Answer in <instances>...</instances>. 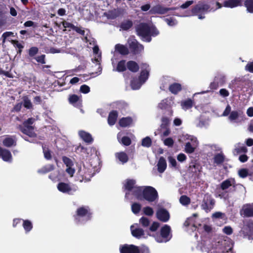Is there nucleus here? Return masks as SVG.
<instances>
[{
	"mask_svg": "<svg viewBox=\"0 0 253 253\" xmlns=\"http://www.w3.org/2000/svg\"><path fill=\"white\" fill-rule=\"evenodd\" d=\"M0 157H1L4 161H9L12 158V155L10 152L7 149H3L0 147Z\"/></svg>",
	"mask_w": 253,
	"mask_h": 253,
	"instance_id": "obj_23",
	"label": "nucleus"
},
{
	"mask_svg": "<svg viewBox=\"0 0 253 253\" xmlns=\"http://www.w3.org/2000/svg\"><path fill=\"white\" fill-rule=\"evenodd\" d=\"M127 69L132 73H136L139 71V66L134 61H128L126 63Z\"/></svg>",
	"mask_w": 253,
	"mask_h": 253,
	"instance_id": "obj_24",
	"label": "nucleus"
},
{
	"mask_svg": "<svg viewBox=\"0 0 253 253\" xmlns=\"http://www.w3.org/2000/svg\"><path fill=\"white\" fill-rule=\"evenodd\" d=\"M139 222L141 226L144 228L148 227L150 224V220L148 217L145 216L141 217L139 220Z\"/></svg>",
	"mask_w": 253,
	"mask_h": 253,
	"instance_id": "obj_39",
	"label": "nucleus"
},
{
	"mask_svg": "<svg viewBox=\"0 0 253 253\" xmlns=\"http://www.w3.org/2000/svg\"><path fill=\"white\" fill-rule=\"evenodd\" d=\"M133 226L130 227L131 234L133 237L139 239L141 236L144 235V231L143 229L140 228L133 229Z\"/></svg>",
	"mask_w": 253,
	"mask_h": 253,
	"instance_id": "obj_30",
	"label": "nucleus"
},
{
	"mask_svg": "<svg viewBox=\"0 0 253 253\" xmlns=\"http://www.w3.org/2000/svg\"><path fill=\"white\" fill-rule=\"evenodd\" d=\"M62 161L65 165L68 168L66 171L68 172H70L69 170L71 169V167L73 165V162L72 160L68 157L66 156H63L62 157Z\"/></svg>",
	"mask_w": 253,
	"mask_h": 253,
	"instance_id": "obj_43",
	"label": "nucleus"
},
{
	"mask_svg": "<svg viewBox=\"0 0 253 253\" xmlns=\"http://www.w3.org/2000/svg\"><path fill=\"white\" fill-rule=\"evenodd\" d=\"M18 128L23 133L31 137H35L36 135L33 126L20 125L18 126Z\"/></svg>",
	"mask_w": 253,
	"mask_h": 253,
	"instance_id": "obj_13",
	"label": "nucleus"
},
{
	"mask_svg": "<svg viewBox=\"0 0 253 253\" xmlns=\"http://www.w3.org/2000/svg\"><path fill=\"white\" fill-rule=\"evenodd\" d=\"M189 170L196 174H199L202 170V166L197 161H192L189 165Z\"/></svg>",
	"mask_w": 253,
	"mask_h": 253,
	"instance_id": "obj_14",
	"label": "nucleus"
},
{
	"mask_svg": "<svg viewBox=\"0 0 253 253\" xmlns=\"http://www.w3.org/2000/svg\"><path fill=\"white\" fill-rule=\"evenodd\" d=\"M244 6L247 8L248 12L253 13V0H245Z\"/></svg>",
	"mask_w": 253,
	"mask_h": 253,
	"instance_id": "obj_42",
	"label": "nucleus"
},
{
	"mask_svg": "<svg viewBox=\"0 0 253 253\" xmlns=\"http://www.w3.org/2000/svg\"><path fill=\"white\" fill-rule=\"evenodd\" d=\"M193 101L190 98L181 102V106L183 109L187 110L191 109L193 106Z\"/></svg>",
	"mask_w": 253,
	"mask_h": 253,
	"instance_id": "obj_37",
	"label": "nucleus"
},
{
	"mask_svg": "<svg viewBox=\"0 0 253 253\" xmlns=\"http://www.w3.org/2000/svg\"><path fill=\"white\" fill-rule=\"evenodd\" d=\"M129 49L132 54L136 55L143 50L144 46L136 40H134L129 43Z\"/></svg>",
	"mask_w": 253,
	"mask_h": 253,
	"instance_id": "obj_9",
	"label": "nucleus"
},
{
	"mask_svg": "<svg viewBox=\"0 0 253 253\" xmlns=\"http://www.w3.org/2000/svg\"><path fill=\"white\" fill-rule=\"evenodd\" d=\"M82 217H84L86 221L91 219L92 212L88 206H82L77 209L76 214L74 215L76 222L79 223Z\"/></svg>",
	"mask_w": 253,
	"mask_h": 253,
	"instance_id": "obj_1",
	"label": "nucleus"
},
{
	"mask_svg": "<svg viewBox=\"0 0 253 253\" xmlns=\"http://www.w3.org/2000/svg\"><path fill=\"white\" fill-rule=\"evenodd\" d=\"M137 35L140 37L150 36V26L146 23H141L136 28Z\"/></svg>",
	"mask_w": 253,
	"mask_h": 253,
	"instance_id": "obj_8",
	"label": "nucleus"
},
{
	"mask_svg": "<svg viewBox=\"0 0 253 253\" xmlns=\"http://www.w3.org/2000/svg\"><path fill=\"white\" fill-rule=\"evenodd\" d=\"M248 149L245 146H240V143L238 144V146L233 150L232 153L234 155L237 156L241 153H246L247 152Z\"/></svg>",
	"mask_w": 253,
	"mask_h": 253,
	"instance_id": "obj_33",
	"label": "nucleus"
},
{
	"mask_svg": "<svg viewBox=\"0 0 253 253\" xmlns=\"http://www.w3.org/2000/svg\"><path fill=\"white\" fill-rule=\"evenodd\" d=\"M225 160V156L222 153L216 154L213 158L214 163L217 165L222 164Z\"/></svg>",
	"mask_w": 253,
	"mask_h": 253,
	"instance_id": "obj_36",
	"label": "nucleus"
},
{
	"mask_svg": "<svg viewBox=\"0 0 253 253\" xmlns=\"http://www.w3.org/2000/svg\"><path fill=\"white\" fill-rule=\"evenodd\" d=\"M133 120L130 117H123L119 122V124L122 127H126L130 126L132 123Z\"/></svg>",
	"mask_w": 253,
	"mask_h": 253,
	"instance_id": "obj_26",
	"label": "nucleus"
},
{
	"mask_svg": "<svg viewBox=\"0 0 253 253\" xmlns=\"http://www.w3.org/2000/svg\"><path fill=\"white\" fill-rule=\"evenodd\" d=\"M116 158L121 162L122 164H124L128 161V157L124 152L116 153L115 154Z\"/></svg>",
	"mask_w": 253,
	"mask_h": 253,
	"instance_id": "obj_31",
	"label": "nucleus"
},
{
	"mask_svg": "<svg viewBox=\"0 0 253 253\" xmlns=\"http://www.w3.org/2000/svg\"><path fill=\"white\" fill-rule=\"evenodd\" d=\"M132 26L133 22L129 19L123 21L120 25V27L124 31H127Z\"/></svg>",
	"mask_w": 253,
	"mask_h": 253,
	"instance_id": "obj_34",
	"label": "nucleus"
},
{
	"mask_svg": "<svg viewBox=\"0 0 253 253\" xmlns=\"http://www.w3.org/2000/svg\"><path fill=\"white\" fill-rule=\"evenodd\" d=\"M158 193L155 188L147 186L143 188L142 200H146L149 203H152L158 200Z\"/></svg>",
	"mask_w": 253,
	"mask_h": 253,
	"instance_id": "obj_3",
	"label": "nucleus"
},
{
	"mask_svg": "<svg viewBox=\"0 0 253 253\" xmlns=\"http://www.w3.org/2000/svg\"><path fill=\"white\" fill-rule=\"evenodd\" d=\"M38 52L39 49L37 47L32 46L29 49L28 54L30 57H34Z\"/></svg>",
	"mask_w": 253,
	"mask_h": 253,
	"instance_id": "obj_54",
	"label": "nucleus"
},
{
	"mask_svg": "<svg viewBox=\"0 0 253 253\" xmlns=\"http://www.w3.org/2000/svg\"><path fill=\"white\" fill-rule=\"evenodd\" d=\"M80 90L83 93L86 94L90 91V87L86 84H83L81 86Z\"/></svg>",
	"mask_w": 253,
	"mask_h": 253,
	"instance_id": "obj_61",
	"label": "nucleus"
},
{
	"mask_svg": "<svg viewBox=\"0 0 253 253\" xmlns=\"http://www.w3.org/2000/svg\"><path fill=\"white\" fill-rule=\"evenodd\" d=\"M180 203L183 206H187L190 204L191 200L186 195H182L179 199Z\"/></svg>",
	"mask_w": 253,
	"mask_h": 253,
	"instance_id": "obj_46",
	"label": "nucleus"
},
{
	"mask_svg": "<svg viewBox=\"0 0 253 253\" xmlns=\"http://www.w3.org/2000/svg\"><path fill=\"white\" fill-rule=\"evenodd\" d=\"M175 7H165L160 4L156 5L152 7L151 11L152 13L164 14L169 10H175Z\"/></svg>",
	"mask_w": 253,
	"mask_h": 253,
	"instance_id": "obj_12",
	"label": "nucleus"
},
{
	"mask_svg": "<svg viewBox=\"0 0 253 253\" xmlns=\"http://www.w3.org/2000/svg\"><path fill=\"white\" fill-rule=\"evenodd\" d=\"M44 157L46 160H50L52 158L51 151L45 146H42Z\"/></svg>",
	"mask_w": 253,
	"mask_h": 253,
	"instance_id": "obj_49",
	"label": "nucleus"
},
{
	"mask_svg": "<svg viewBox=\"0 0 253 253\" xmlns=\"http://www.w3.org/2000/svg\"><path fill=\"white\" fill-rule=\"evenodd\" d=\"M165 22L169 26H173L177 24V22L173 17H170L169 18H166L165 19Z\"/></svg>",
	"mask_w": 253,
	"mask_h": 253,
	"instance_id": "obj_55",
	"label": "nucleus"
},
{
	"mask_svg": "<svg viewBox=\"0 0 253 253\" xmlns=\"http://www.w3.org/2000/svg\"><path fill=\"white\" fill-rule=\"evenodd\" d=\"M141 71L138 77L141 83H144L148 79L150 69L149 65L147 63H141L140 64Z\"/></svg>",
	"mask_w": 253,
	"mask_h": 253,
	"instance_id": "obj_7",
	"label": "nucleus"
},
{
	"mask_svg": "<svg viewBox=\"0 0 253 253\" xmlns=\"http://www.w3.org/2000/svg\"><path fill=\"white\" fill-rule=\"evenodd\" d=\"M136 181L135 180L132 179H127L126 183L124 185V188L128 192H131L134 188L136 186L135 185ZM129 193H128V194ZM127 194V193H126Z\"/></svg>",
	"mask_w": 253,
	"mask_h": 253,
	"instance_id": "obj_20",
	"label": "nucleus"
},
{
	"mask_svg": "<svg viewBox=\"0 0 253 253\" xmlns=\"http://www.w3.org/2000/svg\"><path fill=\"white\" fill-rule=\"evenodd\" d=\"M182 89L181 84L177 83H174L170 84L169 87V91L173 94H177L179 92L181 91Z\"/></svg>",
	"mask_w": 253,
	"mask_h": 253,
	"instance_id": "obj_25",
	"label": "nucleus"
},
{
	"mask_svg": "<svg viewBox=\"0 0 253 253\" xmlns=\"http://www.w3.org/2000/svg\"><path fill=\"white\" fill-rule=\"evenodd\" d=\"M157 166L159 172L162 173L165 171L167 167V164L166 159L163 157H160Z\"/></svg>",
	"mask_w": 253,
	"mask_h": 253,
	"instance_id": "obj_21",
	"label": "nucleus"
},
{
	"mask_svg": "<svg viewBox=\"0 0 253 253\" xmlns=\"http://www.w3.org/2000/svg\"><path fill=\"white\" fill-rule=\"evenodd\" d=\"M247 71L253 73V61L248 63L245 66Z\"/></svg>",
	"mask_w": 253,
	"mask_h": 253,
	"instance_id": "obj_64",
	"label": "nucleus"
},
{
	"mask_svg": "<svg viewBox=\"0 0 253 253\" xmlns=\"http://www.w3.org/2000/svg\"><path fill=\"white\" fill-rule=\"evenodd\" d=\"M23 106L27 109H31L33 108V105L31 100L27 96H24L23 97Z\"/></svg>",
	"mask_w": 253,
	"mask_h": 253,
	"instance_id": "obj_48",
	"label": "nucleus"
},
{
	"mask_svg": "<svg viewBox=\"0 0 253 253\" xmlns=\"http://www.w3.org/2000/svg\"><path fill=\"white\" fill-rule=\"evenodd\" d=\"M168 106L169 104L167 103V99L162 100V101L158 104V107L162 110L166 109Z\"/></svg>",
	"mask_w": 253,
	"mask_h": 253,
	"instance_id": "obj_58",
	"label": "nucleus"
},
{
	"mask_svg": "<svg viewBox=\"0 0 253 253\" xmlns=\"http://www.w3.org/2000/svg\"><path fill=\"white\" fill-rule=\"evenodd\" d=\"M123 145L125 146H129L131 143V139L128 136H123L121 139V141L120 142Z\"/></svg>",
	"mask_w": 253,
	"mask_h": 253,
	"instance_id": "obj_53",
	"label": "nucleus"
},
{
	"mask_svg": "<svg viewBox=\"0 0 253 253\" xmlns=\"http://www.w3.org/2000/svg\"><path fill=\"white\" fill-rule=\"evenodd\" d=\"M70 104L76 107H80L82 105V99L76 94L70 95L68 98Z\"/></svg>",
	"mask_w": 253,
	"mask_h": 253,
	"instance_id": "obj_16",
	"label": "nucleus"
},
{
	"mask_svg": "<svg viewBox=\"0 0 253 253\" xmlns=\"http://www.w3.org/2000/svg\"><path fill=\"white\" fill-rule=\"evenodd\" d=\"M115 50L118 52L120 54L126 55L129 53V49L124 45L121 44H117L115 45Z\"/></svg>",
	"mask_w": 253,
	"mask_h": 253,
	"instance_id": "obj_27",
	"label": "nucleus"
},
{
	"mask_svg": "<svg viewBox=\"0 0 253 253\" xmlns=\"http://www.w3.org/2000/svg\"><path fill=\"white\" fill-rule=\"evenodd\" d=\"M238 175L241 178H244L248 175L252 176L253 175V173H249V170L247 169L243 168L239 170Z\"/></svg>",
	"mask_w": 253,
	"mask_h": 253,
	"instance_id": "obj_41",
	"label": "nucleus"
},
{
	"mask_svg": "<svg viewBox=\"0 0 253 253\" xmlns=\"http://www.w3.org/2000/svg\"><path fill=\"white\" fill-rule=\"evenodd\" d=\"M240 214L244 217L253 216V205L250 204L244 205L240 211Z\"/></svg>",
	"mask_w": 253,
	"mask_h": 253,
	"instance_id": "obj_15",
	"label": "nucleus"
},
{
	"mask_svg": "<svg viewBox=\"0 0 253 253\" xmlns=\"http://www.w3.org/2000/svg\"><path fill=\"white\" fill-rule=\"evenodd\" d=\"M236 185L235 179L230 178L222 181L220 184V188L222 190L225 191L230 187H232V188L230 189V192H233L236 191Z\"/></svg>",
	"mask_w": 253,
	"mask_h": 253,
	"instance_id": "obj_5",
	"label": "nucleus"
},
{
	"mask_svg": "<svg viewBox=\"0 0 253 253\" xmlns=\"http://www.w3.org/2000/svg\"><path fill=\"white\" fill-rule=\"evenodd\" d=\"M126 63L125 60H122L118 62L117 67L116 71L118 72H123L126 70Z\"/></svg>",
	"mask_w": 253,
	"mask_h": 253,
	"instance_id": "obj_35",
	"label": "nucleus"
},
{
	"mask_svg": "<svg viewBox=\"0 0 253 253\" xmlns=\"http://www.w3.org/2000/svg\"><path fill=\"white\" fill-rule=\"evenodd\" d=\"M152 144V140L151 138L149 136H146V137L142 139L141 141V145L142 146L149 148L151 146Z\"/></svg>",
	"mask_w": 253,
	"mask_h": 253,
	"instance_id": "obj_44",
	"label": "nucleus"
},
{
	"mask_svg": "<svg viewBox=\"0 0 253 253\" xmlns=\"http://www.w3.org/2000/svg\"><path fill=\"white\" fill-rule=\"evenodd\" d=\"M45 55L44 54H42L35 57V59L38 63L43 64L45 63Z\"/></svg>",
	"mask_w": 253,
	"mask_h": 253,
	"instance_id": "obj_62",
	"label": "nucleus"
},
{
	"mask_svg": "<svg viewBox=\"0 0 253 253\" xmlns=\"http://www.w3.org/2000/svg\"><path fill=\"white\" fill-rule=\"evenodd\" d=\"M118 118V111L116 110L111 111L109 113L108 117V119H107L108 124L111 126L114 125L117 122Z\"/></svg>",
	"mask_w": 253,
	"mask_h": 253,
	"instance_id": "obj_18",
	"label": "nucleus"
},
{
	"mask_svg": "<svg viewBox=\"0 0 253 253\" xmlns=\"http://www.w3.org/2000/svg\"><path fill=\"white\" fill-rule=\"evenodd\" d=\"M143 212L145 215L149 216H151L154 214V211L153 209L149 206L143 208Z\"/></svg>",
	"mask_w": 253,
	"mask_h": 253,
	"instance_id": "obj_50",
	"label": "nucleus"
},
{
	"mask_svg": "<svg viewBox=\"0 0 253 253\" xmlns=\"http://www.w3.org/2000/svg\"><path fill=\"white\" fill-rule=\"evenodd\" d=\"M150 36L155 37L159 34V31L155 27H150Z\"/></svg>",
	"mask_w": 253,
	"mask_h": 253,
	"instance_id": "obj_59",
	"label": "nucleus"
},
{
	"mask_svg": "<svg viewBox=\"0 0 253 253\" xmlns=\"http://www.w3.org/2000/svg\"><path fill=\"white\" fill-rule=\"evenodd\" d=\"M119 250L120 253H140L139 247L132 244L121 245Z\"/></svg>",
	"mask_w": 253,
	"mask_h": 253,
	"instance_id": "obj_6",
	"label": "nucleus"
},
{
	"mask_svg": "<svg viewBox=\"0 0 253 253\" xmlns=\"http://www.w3.org/2000/svg\"><path fill=\"white\" fill-rule=\"evenodd\" d=\"M57 189L63 193L70 194L72 190V188L69 184L65 182H59L57 185Z\"/></svg>",
	"mask_w": 253,
	"mask_h": 253,
	"instance_id": "obj_17",
	"label": "nucleus"
},
{
	"mask_svg": "<svg viewBox=\"0 0 253 253\" xmlns=\"http://www.w3.org/2000/svg\"><path fill=\"white\" fill-rule=\"evenodd\" d=\"M54 169L53 165H48L46 166L45 167H42V169H40L38 170V172L42 174H45L47 172H49V171L52 170Z\"/></svg>",
	"mask_w": 253,
	"mask_h": 253,
	"instance_id": "obj_45",
	"label": "nucleus"
},
{
	"mask_svg": "<svg viewBox=\"0 0 253 253\" xmlns=\"http://www.w3.org/2000/svg\"><path fill=\"white\" fill-rule=\"evenodd\" d=\"M242 5V0H227L223 3V6L226 7L234 8Z\"/></svg>",
	"mask_w": 253,
	"mask_h": 253,
	"instance_id": "obj_19",
	"label": "nucleus"
},
{
	"mask_svg": "<svg viewBox=\"0 0 253 253\" xmlns=\"http://www.w3.org/2000/svg\"><path fill=\"white\" fill-rule=\"evenodd\" d=\"M141 206L140 204L134 203L131 205V210L133 213L136 214L139 212L141 210Z\"/></svg>",
	"mask_w": 253,
	"mask_h": 253,
	"instance_id": "obj_47",
	"label": "nucleus"
},
{
	"mask_svg": "<svg viewBox=\"0 0 253 253\" xmlns=\"http://www.w3.org/2000/svg\"><path fill=\"white\" fill-rule=\"evenodd\" d=\"M170 120L167 117H162L160 127L162 129L169 128Z\"/></svg>",
	"mask_w": 253,
	"mask_h": 253,
	"instance_id": "obj_38",
	"label": "nucleus"
},
{
	"mask_svg": "<svg viewBox=\"0 0 253 253\" xmlns=\"http://www.w3.org/2000/svg\"><path fill=\"white\" fill-rule=\"evenodd\" d=\"M211 6L209 4L201 2L196 4L192 8L191 12L194 15L198 16L199 19H203L205 18L204 15L206 12L210 11Z\"/></svg>",
	"mask_w": 253,
	"mask_h": 253,
	"instance_id": "obj_4",
	"label": "nucleus"
},
{
	"mask_svg": "<svg viewBox=\"0 0 253 253\" xmlns=\"http://www.w3.org/2000/svg\"><path fill=\"white\" fill-rule=\"evenodd\" d=\"M239 116V113L237 111H233L230 113L229 119L230 121H234L238 118Z\"/></svg>",
	"mask_w": 253,
	"mask_h": 253,
	"instance_id": "obj_56",
	"label": "nucleus"
},
{
	"mask_svg": "<svg viewBox=\"0 0 253 253\" xmlns=\"http://www.w3.org/2000/svg\"><path fill=\"white\" fill-rule=\"evenodd\" d=\"M131 192L137 199L140 201L142 200L143 189L141 187L136 186Z\"/></svg>",
	"mask_w": 253,
	"mask_h": 253,
	"instance_id": "obj_29",
	"label": "nucleus"
},
{
	"mask_svg": "<svg viewBox=\"0 0 253 253\" xmlns=\"http://www.w3.org/2000/svg\"><path fill=\"white\" fill-rule=\"evenodd\" d=\"M144 84L141 83V81L139 78H133L130 81V85L133 89H138L140 88L142 84Z\"/></svg>",
	"mask_w": 253,
	"mask_h": 253,
	"instance_id": "obj_32",
	"label": "nucleus"
},
{
	"mask_svg": "<svg viewBox=\"0 0 253 253\" xmlns=\"http://www.w3.org/2000/svg\"><path fill=\"white\" fill-rule=\"evenodd\" d=\"M157 218L161 221L166 222L170 217L169 211L164 208L159 209L156 213Z\"/></svg>",
	"mask_w": 253,
	"mask_h": 253,
	"instance_id": "obj_11",
	"label": "nucleus"
},
{
	"mask_svg": "<svg viewBox=\"0 0 253 253\" xmlns=\"http://www.w3.org/2000/svg\"><path fill=\"white\" fill-rule=\"evenodd\" d=\"M171 231L170 227L166 224L161 228L160 234H156L154 235V237L157 242H167L169 241L172 238Z\"/></svg>",
	"mask_w": 253,
	"mask_h": 253,
	"instance_id": "obj_2",
	"label": "nucleus"
},
{
	"mask_svg": "<svg viewBox=\"0 0 253 253\" xmlns=\"http://www.w3.org/2000/svg\"><path fill=\"white\" fill-rule=\"evenodd\" d=\"M215 204L214 200L211 197V195H206L202 204V208L203 210L208 211L213 208Z\"/></svg>",
	"mask_w": 253,
	"mask_h": 253,
	"instance_id": "obj_10",
	"label": "nucleus"
},
{
	"mask_svg": "<svg viewBox=\"0 0 253 253\" xmlns=\"http://www.w3.org/2000/svg\"><path fill=\"white\" fill-rule=\"evenodd\" d=\"M160 226V223L156 221H154L149 227V230L152 232H155Z\"/></svg>",
	"mask_w": 253,
	"mask_h": 253,
	"instance_id": "obj_57",
	"label": "nucleus"
},
{
	"mask_svg": "<svg viewBox=\"0 0 253 253\" xmlns=\"http://www.w3.org/2000/svg\"><path fill=\"white\" fill-rule=\"evenodd\" d=\"M13 34H14V33L12 32H5L3 33L1 36L2 42L3 43L5 42L7 38L10 37V36H13Z\"/></svg>",
	"mask_w": 253,
	"mask_h": 253,
	"instance_id": "obj_60",
	"label": "nucleus"
},
{
	"mask_svg": "<svg viewBox=\"0 0 253 253\" xmlns=\"http://www.w3.org/2000/svg\"><path fill=\"white\" fill-rule=\"evenodd\" d=\"M169 162V166L170 167L178 169L177 162L176 160L172 156H169L168 158Z\"/></svg>",
	"mask_w": 253,
	"mask_h": 253,
	"instance_id": "obj_52",
	"label": "nucleus"
},
{
	"mask_svg": "<svg viewBox=\"0 0 253 253\" xmlns=\"http://www.w3.org/2000/svg\"><path fill=\"white\" fill-rule=\"evenodd\" d=\"M223 232L228 235H230L233 233V229L230 226H225L223 229Z\"/></svg>",
	"mask_w": 253,
	"mask_h": 253,
	"instance_id": "obj_63",
	"label": "nucleus"
},
{
	"mask_svg": "<svg viewBox=\"0 0 253 253\" xmlns=\"http://www.w3.org/2000/svg\"><path fill=\"white\" fill-rule=\"evenodd\" d=\"M195 151V148L193 147L190 142H187L185 144V151L188 154H191Z\"/></svg>",
	"mask_w": 253,
	"mask_h": 253,
	"instance_id": "obj_51",
	"label": "nucleus"
},
{
	"mask_svg": "<svg viewBox=\"0 0 253 253\" xmlns=\"http://www.w3.org/2000/svg\"><path fill=\"white\" fill-rule=\"evenodd\" d=\"M23 227L26 232H29L33 228V224L29 220H23Z\"/></svg>",
	"mask_w": 253,
	"mask_h": 253,
	"instance_id": "obj_40",
	"label": "nucleus"
},
{
	"mask_svg": "<svg viewBox=\"0 0 253 253\" xmlns=\"http://www.w3.org/2000/svg\"><path fill=\"white\" fill-rule=\"evenodd\" d=\"M13 138L12 136H8L5 138L3 140V144L4 146L7 147H10L12 146H16V140L15 139V136Z\"/></svg>",
	"mask_w": 253,
	"mask_h": 253,
	"instance_id": "obj_28",
	"label": "nucleus"
},
{
	"mask_svg": "<svg viewBox=\"0 0 253 253\" xmlns=\"http://www.w3.org/2000/svg\"><path fill=\"white\" fill-rule=\"evenodd\" d=\"M79 134L80 137L86 143H91L93 140L91 135L84 130L80 131Z\"/></svg>",
	"mask_w": 253,
	"mask_h": 253,
	"instance_id": "obj_22",
	"label": "nucleus"
}]
</instances>
